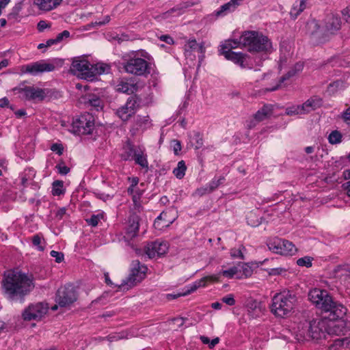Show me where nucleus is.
I'll use <instances>...</instances> for the list:
<instances>
[{
    "label": "nucleus",
    "mask_w": 350,
    "mask_h": 350,
    "mask_svg": "<svg viewBox=\"0 0 350 350\" xmlns=\"http://www.w3.org/2000/svg\"><path fill=\"white\" fill-rule=\"evenodd\" d=\"M3 293L10 301H25V298L34 288L33 278L17 271H10L2 281Z\"/></svg>",
    "instance_id": "f257e3e1"
},
{
    "label": "nucleus",
    "mask_w": 350,
    "mask_h": 350,
    "mask_svg": "<svg viewBox=\"0 0 350 350\" xmlns=\"http://www.w3.org/2000/svg\"><path fill=\"white\" fill-rule=\"evenodd\" d=\"M307 27L312 35L316 36L320 41H325L327 36L335 33L340 29L341 19L337 15L329 14L325 17L322 27L316 20L309 21Z\"/></svg>",
    "instance_id": "f03ea898"
},
{
    "label": "nucleus",
    "mask_w": 350,
    "mask_h": 350,
    "mask_svg": "<svg viewBox=\"0 0 350 350\" xmlns=\"http://www.w3.org/2000/svg\"><path fill=\"white\" fill-rule=\"evenodd\" d=\"M240 42L250 52H269L272 45L267 37L256 31H247L240 37Z\"/></svg>",
    "instance_id": "7ed1b4c3"
},
{
    "label": "nucleus",
    "mask_w": 350,
    "mask_h": 350,
    "mask_svg": "<svg viewBox=\"0 0 350 350\" xmlns=\"http://www.w3.org/2000/svg\"><path fill=\"white\" fill-rule=\"evenodd\" d=\"M271 311L278 317L288 315L297 302L295 295L290 291H283L274 295Z\"/></svg>",
    "instance_id": "20e7f679"
},
{
    "label": "nucleus",
    "mask_w": 350,
    "mask_h": 350,
    "mask_svg": "<svg viewBox=\"0 0 350 350\" xmlns=\"http://www.w3.org/2000/svg\"><path fill=\"white\" fill-rule=\"evenodd\" d=\"M147 269V267L139 260H133L129 276L118 286V288L127 291L137 285L145 278Z\"/></svg>",
    "instance_id": "39448f33"
},
{
    "label": "nucleus",
    "mask_w": 350,
    "mask_h": 350,
    "mask_svg": "<svg viewBox=\"0 0 350 350\" xmlns=\"http://www.w3.org/2000/svg\"><path fill=\"white\" fill-rule=\"evenodd\" d=\"M121 64L125 72L129 74L142 76L149 72L147 61L133 54L124 55Z\"/></svg>",
    "instance_id": "423d86ee"
},
{
    "label": "nucleus",
    "mask_w": 350,
    "mask_h": 350,
    "mask_svg": "<svg viewBox=\"0 0 350 350\" xmlns=\"http://www.w3.org/2000/svg\"><path fill=\"white\" fill-rule=\"evenodd\" d=\"M14 91L19 94L21 98L35 102L42 101L50 92L49 89H42L25 85L15 88Z\"/></svg>",
    "instance_id": "0eeeda50"
},
{
    "label": "nucleus",
    "mask_w": 350,
    "mask_h": 350,
    "mask_svg": "<svg viewBox=\"0 0 350 350\" xmlns=\"http://www.w3.org/2000/svg\"><path fill=\"white\" fill-rule=\"evenodd\" d=\"M71 72L81 79L92 81L98 71L85 59H75L70 67Z\"/></svg>",
    "instance_id": "6e6552de"
},
{
    "label": "nucleus",
    "mask_w": 350,
    "mask_h": 350,
    "mask_svg": "<svg viewBox=\"0 0 350 350\" xmlns=\"http://www.w3.org/2000/svg\"><path fill=\"white\" fill-rule=\"evenodd\" d=\"M77 299V293L72 285L60 287L56 293L55 301L59 307H69Z\"/></svg>",
    "instance_id": "1a4fd4ad"
},
{
    "label": "nucleus",
    "mask_w": 350,
    "mask_h": 350,
    "mask_svg": "<svg viewBox=\"0 0 350 350\" xmlns=\"http://www.w3.org/2000/svg\"><path fill=\"white\" fill-rule=\"evenodd\" d=\"M332 298L329 292L324 289L315 288L308 293L309 300L321 312L323 309L327 308Z\"/></svg>",
    "instance_id": "9d476101"
},
{
    "label": "nucleus",
    "mask_w": 350,
    "mask_h": 350,
    "mask_svg": "<svg viewBox=\"0 0 350 350\" xmlns=\"http://www.w3.org/2000/svg\"><path fill=\"white\" fill-rule=\"evenodd\" d=\"M55 65L52 63H48L45 60H40L29 64L23 65L20 68V71L23 74H29L37 75L45 72H51L55 70Z\"/></svg>",
    "instance_id": "9b49d317"
},
{
    "label": "nucleus",
    "mask_w": 350,
    "mask_h": 350,
    "mask_svg": "<svg viewBox=\"0 0 350 350\" xmlns=\"http://www.w3.org/2000/svg\"><path fill=\"white\" fill-rule=\"evenodd\" d=\"M139 104L137 98L129 97L126 103L116 110V114L124 122L128 121L137 111Z\"/></svg>",
    "instance_id": "f8f14e48"
},
{
    "label": "nucleus",
    "mask_w": 350,
    "mask_h": 350,
    "mask_svg": "<svg viewBox=\"0 0 350 350\" xmlns=\"http://www.w3.org/2000/svg\"><path fill=\"white\" fill-rule=\"evenodd\" d=\"M329 334L335 333L332 328L329 326L327 328V322L323 319L312 320L309 323L308 334L313 339H320L325 336V332Z\"/></svg>",
    "instance_id": "ddd939ff"
},
{
    "label": "nucleus",
    "mask_w": 350,
    "mask_h": 350,
    "mask_svg": "<svg viewBox=\"0 0 350 350\" xmlns=\"http://www.w3.org/2000/svg\"><path fill=\"white\" fill-rule=\"evenodd\" d=\"M72 124L75 131L78 134L88 135L94 129V120L90 114H84L74 120Z\"/></svg>",
    "instance_id": "4468645a"
},
{
    "label": "nucleus",
    "mask_w": 350,
    "mask_h": 350,
    "mask_svg": "<svg viewBox=\"0 0 350 350\" xmlns=\"http://www.w3.org/2000/svg\"><path fill=\"white\" fill-rule=\"evenodd\" d=\"M327 308L323 309L322 312L327 314L326 318L330 321L342 319L347 314V308L341 303L335 301L333 297L329 303Z\"/></svg>",
    "instance_id": "2eb2a0df"
},
{
    "label": "nucleus",
    "mask_w": 350,
    "mask_h": 350,
    "mask_svg": "<svg viewBox=\"0 0 350 350\" xmlns=\"http://www.w3.org/2000/svg\"><path fill=\"white\" fill-rule=\"evenodd\" d=\"M219 280V276L216 275H210L206 276L201 278L199 280L196 281L192 284L189 286H187L183 289L182 292L178 293L177 294H168L167 297L169 299H174L181 296H185L191 294V293L196 291L200 287H204L206 286V282L208 281H217Z\"/></svg>",
    "instance_id": "dca6fc26"
},
{
    "label": "nucleus",
    "mask_w": 350,
    "mask_h": 350,
    "mask_svg": "<svg viewBox=\"0 0 350 350\" xmlns=\"http://www.w3.org/2000/svg\"><path fill=\"white\" fill-rule=\"evenodd\" d=\"M47 311V305L38 302L29 305L23 312V317L26 321L40 319Z\"/></svg>",
    "instance_id": "f3484780"
},
{
    "label": "nucleus",
    "mask_w": 350,
    "mask_h": 350,
    "mask_svg": "<svg viewBox=\"0 0 350 350\" xmlns=\"http://www.w3.org/2000/svg\"><path fill=\"white\" fill-rule=\"evenodd\" d=\"M168 250L166 242L154 241L148 243L145 247V252L151 258L155 256H160L167 252Z\"/></svg>",
    "instance_id": "a211bd4d"
},
{
    "label": "nucleus",
    "mask_w": 350,
    "mask_h": 350,
    "mask_svg": "<svg viewBox=\"0 0 350 350\" xmlns=\"http://www.w3.org/2000/svg\"><path fill=\"white\" fill-rule=\"evenodd\" d=\"M273 113V107L270 105H265L254 115V120H251L248 126L251 129L256 126V123L269 118Z\"/></svg>",
    "instance_id": "6ab92c4d"
},
{
    "label": "nucleus",
    "mask_w": 350,
    "mask_h": 350,
    "mask_svg": "<svg viewBox=\"0 0 350 350\" xmlns=\"http://www.w3.org/2000/svg\"><path fill=\"white\" fill-rule=\"evenodd\" d=\"M139 217L136 214L130 215L129 219V226L126 230V235L124 236L126 239H132L135 237L139 230Z\"/></svg>",
    "instance_id": "aec40b11"
},
{
    "label": "nucleus",
    "mask_w": 350,
    "mask_h": 350,
    "mask_svg": "<svg viewBox=\"0 0 350 350\" xmlns=\"http://www.w3.org/2000/svg\"><path fill=\"white\" fill-rule=\"evenodd\" d=\"M173 211L169 210L163 211L155 219L154 226L155 228L161 230L163 228H167L172 224L175 220V217L168 218V215H170Z\"/></svg>",
    "instance_id": "412c9836"
},
{
    "label": "nucleus",
    "mask_w": 350,
    "mask_h": 350,
    "mask_svg": "<svg viewBox=\"0 0 350 350\" xmlns=\"http://www.w3.org/2000/svg\"><path fill=\"white\" fill-rule=\"evenodd\" d=\"M303 68H304V64L302 62L296 63L294 65V66L293 68H291L286 75H284V76H282L280 78V79L279 81V83L276 86L267 89V91L271 92V91H275V90H278L282 83H283L284 81L289 79L290 78L294 77L295 75H296L297 74L303 70Z\"/></svg>",
    "instance_id": "4be33fe9"
},
{
    "label": "nucleus",
    "mask_w": 350,
    "mask_h": 350,
    "mask_svg": "<svg viewBox=\"0 0 350 350\" xmlns=\"http://www.w3.org/2000/svg\"><path fill=\"white\" fill-rule=\"evenodd\" d=\"M225 57L239 65L241 68L246 67L247 55L241 53L225 51Z\"/></svg>",
    "instance_id": "5701e85b"
},
{
    "label": "nucleus",
    "mask_w": 350,
    "mask_h": 350,
    "mask_svg": "<svg viewBox=\"0 0 350 350\" xmlns=\"http://www.w3.org/2000/svg\"><path fill=\"white\" fill-rule=\"evenodd\" d=\"M85 104L88 107H91V109L99 111L103 107V100L97 95L89 94L85 98Z\"/></svg>",
    "instance_id": "b1692460"
},
{
    "label": "nucleus",
    "mask_w": 350,
    "mask_h": 350,
    "mask_svg": "<svg viewBox=\"0 0 350 350\" xmlns=\"http://www.w3.org/2000/svg\"><path fill=\"white\" fill-rule=\"evenodd\" d=\"M308 0H295L290 11L291 18L296 19L297 16L306 8Z\"/></svg>",
    "instance_id": "393cba45"
},
{
    "label": "nucleus",
    "mask_w": 350,
    "mask_h": 350,
    "mask_svg": "<svg viewBox=\"0 0 350 350\" xmlns=\"http://www.w3.org/2000/svg\"><path fill=\"white\" fill-rule=\"evenodd\" d=\"M62 1V0H34V4L41 10L50 11L59 5Z\"/></svg>",
    "instance_id": "a878e982"
},
{
    "label": "nucleus",
    "mask_w": 350,
    "mask_h": 350,
    "mask_svg": "<svg viewBox=\"0 0 350 350\" xmlns=\"http://www.w3.org/2000/svg\"><path fill=\"white\" fill-rule=\"evenodd\" d=\"M193 5H194V3L189 2V1L183 2L179 5H177L175 7L172 8L167 12L163 13V17L165 18H167L169 17V16L173 13H176V15H178V16L181 15L185 12L186 9H187L188 8L191 7Z\"/></svg>",
    "instance_id": "bb28decb"
},
{
    "label": "nucleus",
    "mask_w": 350,
    "mask_h": 350,
    "mask_svg": "<svg viewBox=\"0 0 350 350\" xmlns=\"http://www.w3.org/2000/svg\"><path fill=\"white\" fill-rule=\"evenodd\" d=\"M136 164L140 165L142 168L148 170V162L147 160V155L145 154V148L140 146L137 152H135V158L133 159Z\"/></svg>",
    "instance_id": "cd10ccee"
},
{
    "label": "nucleus",
    "mask_w": 350,
    "mask_h": 350,
    "mask_svg": "<svg viewBox=\"0 0 350 350\" xmlns=\"http://www.w3.org/2000/svg\"><path fill=\"white\" fill-rule=\"evenodd\" d=\"M151 126V120L148 116H137L134 123L133 129L146 130Z\"/></svg>",
    "instance_id": "c85d7f7f"
},
{
    "label": "nucleus",
    "mask_w": 350,
    "mask_h": 350,
    "mask_svg": "<svg viewBox=\"0 0 350 350\" xmlns=\"http://www.w3.org/2000/svg\"><path fill=\"white\" fill-rule=\"evenodd\" d=\"M139 146H133L128 144L124 148V152L121 154V159L124 161L133 160L135 152L139 148Z\"/></svg>",
    "instance_id": "c756f323"
},
{
    "label": "nucleus",
    "mask_w": 350,
    "mask_h": 350,
    "mask_svg": "<svg viewBox=\"0 0 350 350\" xmlns=\"http://www.w3.org/2000/svg\"><path fill=\"white\" fill-rule=\"evenodd\" d=\"M267 245L269 250L275 254H280V252H283L281 250V239L278 237L269 239L267 241Z\"/></svg>",
    "instance_id": "7c9ffc66"
},
{
    "label": "nucleus",
    "mask_w": 350,
    "mask_h": 350,
    "mask_svg": "<svg viewBox=\"0 0 350 350\" xmlns=\"http://www.w3.org/2000/svg\"><path fill=\"white\" fill-rule=\"evenodd\" d=\"M281 250L282 252H280L281 255H293L297 249L292 242L287 240L281 239Z\"/></svg>",
    "instance_id": "2f4dec72"
},
{
    "label": "nucleus",
    "mask_w": 350,
    "mask_h": 350,
    "mask_svg": "<svg viewBox=\"0 0 350 350\" xmlns=\"http://www.w3.org/2000/svg\"><path fill=\"white\" fill-rule=\"evenodd\" d=\"M321 105V99L310 98L302 104V108L305 113L316 109Z\"/></svg>",
    "instance_id": "473e14b6"
},
{
    "label": "nucleus",
    "mask_w": 350,
    "mask_h": 350,
    "mask_svg": "<svg viewBox=\"0 0 350 350\" xmlns=\"http://www.w3.org/2000/svg\"><path fill=\"white\" fill-rule=\"evenodd\" d=\"M136 90L135 85L128 82L120 81L117 85V90L128 94H133Z\"/></svg>",
    "instance_id": "72a5a7b5"
},
{
    "label": "nucleus",
    "mask_w": 350,
    "mask_h": 350,
    "mask_svg": "<svg viewBox=\"0 0 350 350\" xmlns=\"http://www.w3.org/2000/svg\"><path fill=\"white\" fill-rule=\"evenodd\" d=\"M241 44L239 41L236 40H226L224 43L221 45V54L225 55V51H231L232 49H235L239 46V45Z\"/></svg>",
    "instance_id": "f704fd0d"
},
{
    "label": "nucleus",
    "mask_w": 350,
    "mask_h": 350,
    "mask_svg": "<svg viewBox=\"0 0 350 350\" xmlns=\"http://www.w3.org/2000/svg\"><path fill=\"white\" fill-rule=\"evenodd\" d=\"M186 170L185 163L182 160L178 163L177 167L174 169L173 174L177 178L181 179L184 177Z\"/></svg>",
    "instance_id": "c9c22d12"
},
{
    "label": "nucleus",
    "mask_w": 350,
    "mask_h": 350,
    "mask_svg": "<svg viewBox=\"0 0 350 350\" xmlns=\"http://www.w3.org/2000/svg\"><path fill=\"white\" fill-rule=\"evenodd\" d=\"M52 193L53 196H60L64 193L62 180H55L52 184Z\"/></svg>",
    "instance_id": "e433bc0d"
},
{
    "label": "nucleus",
    "mask_w": 350,
    "mask_h": 350,
    "mask_svg": "<svg viewBox=\"0 0 350 350\" xmlns=\"http://www.w3.org/2000/svg\"><path fill=\"white\" fill-rule=\"evenodd\" d=\"M333 347L336 349L345 347L350 349V338H340L334 340Z\"/></svg>",
    "instance_id": "4c0bfd02"
},
{
    "label": "nucleus",
    "mask_w": 350,
    "mask_h": 350,
    "mask_svg": "<svg viewBox=\"0 0 350 350\" xmlns=\"http://www.w3.org/2000/svg\"><path fill=\"white\" fill-rule=\"evenodd\" d=\"M198 43L196 40H189L184 46L185 55L186 57L191 56V51L196 50Z\"/></svg>",
    "instance_id": "58836bf2"
},
{
    "label": "nucleus",
    "mask_w": 350,
    "mask_h": 350,
    "mask_svg": "<svg viewBox=\"0 0 350 350\" xmlns=\"http://www.w3.org/2000/svg\"><path fill=\"white\" fill-rule=\"evenodd\" d=\"M286 113L288 116H295L298 114H304L305 112L302 108V105H293L291 107H287L286 109Z\"/></svg>",
    "instance_id": "ea45409f"
},
{
    "label": "nucleus",
    "mask_w": 350,
    "mask_h": 350,
    "mask_svg": "<svg viewBox=\"0 0 350 350\" xmlns=\"http://www.w3.org/2000/svg\"><path fill=\"white\" fill-rule=\"evenodd\" d=\"M328 141L332 144H337L342 141V135L338 131H333L328 136Z\"/></svg>",
    "instance_id": "a19ab883"
},
{
    "label": "nucleus",
    "mask_w": 350,
    "mask_h": 350,
    "mask_svg": "<svg viewBox=\"0 0 350 350\" xmlns=\"http://www.w3.org/2000/svg\"><path fill=\"white\" fill-rule=\"evenodd\" d=\"M343 87V82L342 81H336L331 83L327 87V92L329 94H334L338 90L341 89Z\"/></svg>",
    "instance_id": "79ce46f5"
},
{
    "label": "nucleus",
    "mask_w": 350,
    "mask_h": 350,
    "mask_svg": "<svg viewBox=\"0 0 350 350\" xmlns=\"http://www.w3.org/2000/svg\"><path fill=\"white\" fill-rule=\"evenodd\" d=\"M243 250H245V248L242 245L239 248H232L230 250V255L234 258L244 259Z\"/></svg>",
    "instance_id": "37998d69"
},
{
    "label": "nucleus",
    "mask_w": 350,
    "mask_h": 350,
    "mask_svg": "<svg viewBox=\"0 0 350 350\" xmlns=\"http://www.w3.org/2000/svg\"><path fill=\"white\" fill-rule=\"evenodd\" d=\"M224 177L221 176L219 179H213L208 185L210 191L212 192L223 183Z\"/></svg>",
    "instance_id": "c03bdc74"
},
{
    "label": "nucleus",
    "mask_w": 350,
    "mask_h": 350,
    "mask_svg": "<svg viewBox=\"0 0 350 350\" xmlns=\"http://www.w3.org/2000/svg\"><path fill=\"white\" fill-rule=\"evenodd\" d=\"M247 222L248 225H250L252 227L258 226L260 224V221H259V219L257 218L256 215L253 213H250L247 215Z\"/></svg>",
    "instance_id": "a18cd8bd"
},
{
    "label": "nucleus",
    "mask_w": 350,
    "mask_h": 350,
    "mask_svg": "<svg viewBox=\"0 0 350 350\" xmlns=\"http://www.w3.org/2000/svg\"><path fill=\"white\" fill-rule=\"evenodd\" d=\"M297 264L299 266L310 267L312 266V258L309 256L300 258L297 260Z\"/></svg>",
    "instance_id": "49530a36"
},
{
    "label": "nucleus",
    "mask_w": 350,
    "mask_h": 350,
    "mask_svg": "<svg viewBox=\"0 0 350 350\" xmlns=\"http://www.w3.org/2000/svg\"><path fill=\"white\" fill-rule=\"evenodd\" d=\"M103 217V215L100 214L98 215H92L90 218L86 219L87 223L92 226H96L100 220V219Z\"/></svg>",
    "instance_id": "de8ad7c7"
},
{
    "label": "nucleus",
    "mask_w": 350,
    "mask_h": 350,
    "mask_svg": "<svg viewBox=\"0 0 350 350\" xmlns=\"http://www.w3.org/2000/svg\"><path fill=\"white\" fill-rule=\"evenodd\" d=\"M238 272V269L236 267H233L230 268L228 270H224L220 272V275H222L226 278H233Z\"/></svg>",
    "instance_id": "09e8293b"
},
{
    "label": "nucleus",
    "mask_w": 350,
    "mask_h": 350,
    "mask_svg": "<svg viewBox=\"0 0 350 350\" xmlns=\"http://www.w3.org/2000/svg\"><path fill=\"white\" fill-rule=\"evenodd\" d=\"M141 192L136 191L135 193L132 195L133 201L135 205V208L137 209L138 211H139V209L141 208V204L139 202L140 197H141Z\"/></svg>",
    "instance_id": "8fccbe9b"
},
{
    "label": "nucleus",
    "mask_w": 350,
    "mask_h": 350,
    "mask_svg": "<svg viewBox=\"0 0 350 350\" xmlns=\"http://www.w3.org/2000/svg\"><path fill=\"white\" fill-rule=\"evenodd\" d=\"M247 308H248V310L249 312H250L251 311H257L258 310L259 312H260V306H259V303L257 302L255 300H251L248 303H247Z\"/></svg>",
    "instance_id": "3c124183"
},
{
    "label": "nucleus",
    "mask_w": 350,
    "mask_h": 350,
    "mask_svg": "<svg viewBox=\"0 0 350 350\" xmlns=\"http://www.w3.org/2000/svg\"><path fill=\"white\" fill-rule=\"evenodd\" d=\"M210 193H211L210 191V189H208V186L206 185L204 187H202L198 188L196 190L194 194L196 196H204L205 194Z\"/></svg>",
    "instance_id": "603ef678"
},
{
    "label": "nucleus",
    "mask_w": 350,
    "mask_h": 350,
    "mask_svg": "<svg viewBox=\"0 0 350 350\" xmlns=\"http://www.w3.org/2000/svg\"><path fill=\"white\" fill-rule=\"evenodd\" d=\"M70 36V33L68 30H64L62 33L57 35L55 39L57 43L62 42L65 38H68Z\"/></svg>",
    "instance_id": "864d4df0"
},
{
    "label": "nucleus",
    "mask_w": 350,
    "mask_h": 350,
    "mask_svg": "<svg viewBox=\"0 0 350 350\" xmlns=\"http://www.w3.org/2000/svg\"><path fill=\"white\" fill-rule=\"evenodd\" d=\"M51 256L55 258V261L58 263L64 260V254L62 252L52 250L50 253Z\"/></svg>",
    "instance_id": "5fc2aeb1"
},
{
    "label": "nucleus",
    "mask_w": 350,
    "mask_h": 350,
    "mask_svg": "<svg viewBox=\"0 0 350 350\" xmlns=\"http://www.w3.org/2000/svg\"><path fill=\"white\" fill-rule=\"evenodd\" d=\"M32 243H33V245L38 247L39 250H40V251L44 250V247L40 245L41 237L38 234H36L33 237Z\"/></svg>",
    "instance_id": "6e6d98bb"
},
{
    "label": "nucleus",
    "mask_w": 350,
    "mask_h": 350,
    "mask_svg": "<svg viewBox=\"0 0 350 350\" xmlns=\"http://www.w3.org/2000/svg\"><path fill=\"white\" fill-rule=\"evenodd\" d=\"M172 146H173V150L176 155H178L179 154V152L181 150V144L180 142L177 139H174L172 142Z\"/></svg>",
    "instance_id": "4d7b16f0"
},
{
    "label": "nucleus",
    "mask_w": 350,
    "mask_h": 350,
    "mask_svg": "<svg viewBox=\"0 0 350 350\" xmlns=\"http://www.w3.org/2000/svg\"><path fill=\"white\" fill-rule=\"evenodd\" d=\"M193 139L196 142V149L200 148L203 145V140L202 137H201L200 134L197 133L194 135Z\"/></svg>",
    "instance_id": "13d9d810"
},
{
    "label": "nucleus",
    "mask_w": 350,
    "mask_h": 350,
    "mask_svg": "<svg viewBox=\"0 0 350 350\" xmlns=\"http://www.w3.org/2000/svg\"><path fill=\"white\" fill-rule=\"evenodd\" d=\"M56 168L58 172L62 175H66L70 172V168L62 163L57 165Z\"/></svg>",
    "instance_id": "bf43d9fd"
},
{
    "label": "nucleus",
    "mask_w": 350,
    "mask_h": 350,
    "mask_svg": "<svg viewBox=\"0 0 350 350\" xmlns=\"http://www.w3.org/2000/svg\"><path fill=\"white\" fill-rule=\"evenodd\" d=\"M221 300L224 303L228 306H233L235 304V300L232 295H228L226 297H224Z\"/></svg>",
    "instance_id": "052dcab7"
},
{
    "label": "nucleus",
    "mask_w": 350,
    "mask_h": 350,
    "mask_svg": "<svg viewBox=\"0 0 350 350\" xmlns=\"http://www.w3.org/2000/svg\"><path fill=\"white\" fill-rule=\"evenodd\" d=\"M51 150L53 152H56L59 155L63 153V146L60 144H53Z\"/></svg>",
    "instance_id": "680f3d73"
},
{
    "label": "nucleus",
    "mask_w": 350,
    "mask_h": 350,
    "mask_svg": "<svg viewBox=\"0 0 350 350\" xmlns=\"http://www.w3.org/2000/svg\"><path fill=\"white\" fill-rule=\"evenodd\" d=\"M10 107L11 109H14V107L12 105H10V101L7 97H3L0 99V107Z\"/></svg>",
    "instance_id": "e2e57ef3"
},
{
    "label": "nucleus",
    "mask_w": 350,
    "mask_h": 350,
    "mask_svg": "<svg viewBox=\"0 0 350 350\" xmlns=\"http://www.w3.org/2000/svg\"><path fill=\"white\" fill-rule=\"evenodd\" d=\"M121 338H123V336L118 334H111L106 337L109 342L117 341Z\"/></svg>",
    "instance_id": "0e129e2a"
},
{
    "label": "nucleus",
    "mask_w": 350,
    "mask_h": 350,
    "mask_svg": "<svg viewBox=\"0 0 350 350\" xmlns=\"http://www.w3.org/2000/svg\"><path fill=\"white\" fill-rule=\"evenodd\" d=\"M342 14L345 17L347 22L350 23V7H347L342 10Z\"/></svg>",
    "instance_id": "69168bd1"
},
{
    "label": "nucleus",
    "mask_w": 350,
    "mask_h": 350,
    "mask_svg": "<svg viewBox=\"0 0 350 350\" xmlns=\"http://www.w3.org/2000/svg\"><path fill=\"white\" fill-rule=\"evenodd\" d=\"M49 27V25L44 21H40L38 24V29L40 31H42L44 29Z\"/></svg>",
    "instance_id": "338daca9"
},
{
    "label": "nucleus",
    "mask_w": 350,
    "mask_h": 350,
    "mask_svg": "<svg viewBox=\"0 0 350 350\" xmlns=\"http://www.w3.org/2000/svg\"><path fill=\"white\" fill-rule=\"evenodd\" d=\"M343 118L348 124H350V107L344 113Z\"/></svg>",
    "instance_id": "774afa93"
}]
</instances>
